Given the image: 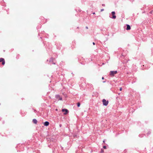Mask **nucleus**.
Returning <instances> with one entry per match:
<instances>
[{"instance_id": "39448f33", "label": "nucleus", "mask_w": 153, "mask_h": 153, "mask_svg": "<svg viewBox=\"0 0 153 153\" xmlns=\"http://www.w3.org/2000/svg\"><path fill=\"white\" fill-rule=\"evenodd\" d=\"M0 62H2V64L3 65H4L5 63V61L4 59L3 58H0Z\"/></svg>"}, {"instance_id": "20e7f679", "label": "nucleus", "mask_w": 153, "mask_h": 153, "mask_svg": "<svg viewBox=\"0 0 153 153\" xmlns=\"http://www.w3.org/2000/svg\"><path fill=\"white\" fill-rule=\"evenodd\" d=\"M62 111L63 112H65L64 113V114L65 115L67 114L68 112V110L67 109L65 108L62 109Z\"/></svg>"}, {"instance_id": "9b49d317", "label": "nucleus", "mask_w": 153, "mask_h": 153, "mask_svg": "<svg viewBox=\"0 0 153 153\" xmlns=\"http://www.w3.org/2000/svg\"><path fill=\"white\" fill-rule=\"evenodd\" d=\"M80 102H78L77 103V106L78 107H79L80 106Z\"/></svg>"}, {"instance_id": "0eeeda50", "label": "nucleus", "mask_w": 153, "mask_h": 153, "mask_svg": "<svg viewBox=\"0 0 153 153\" xmlns=\"http://www.w3.org/2000/svg\"><path fill=\"white\" fill-rule=\"evenodd\" d=\"M53 58H50V59L49 60V62L50 63V64H55V63L53 62Z\"/></svg>"}, {"instance_id": "2eb2a0df", "label": "nucleus", "mask_w": 153, "mask_h": 153, "mask_svg": "<svg viewBox=\"0 0 153 153\" xmlns=\"http://www.w3.org/2000/svg\"><path fill=\"white\" fill-rule=\"evenodd\" d=\"M151 133L150 131H149L147 133L148 135H149V134H150Z\"/></svg>"}, {"instance_id": "7ed1b4c3", "label": "nucleus", "mask_w": 153, "mask_h": 153, "mask_svg": "<svg viewBox=\"0 0 153 153\" xmlns=\"http://www.w3.org/2000/svg\"><path fill=\"white\" fill-rule=\"evenodd\" d=\"M55 98L58 100H62V98L59 95H56L55 96Z\"/></svg>"}, {"instance_id": "423d86ee", "label": "nucleus", "mask_w": 153, "mask_h": 153, "mask_svg": "<svg viewBox=\"0 0 153 153\" xmlns=\"http://www.w3.org/2000/svg\"><path fill=\"white\" fill-rule=\"evenodd\" d=\"M111 14L113 16L112 17H111V18L113 19H115L116 18V16L115 15V12L114 11H112L111 12Z\"/></svg>"}, {"instance_id": "f257e3e1", "label": "nucleus", "mask_w": 153, "mask_h": 153, "mask_svg": "<svg viewBox=\"0 0 153 153\" xmlns=\"http://www.w3.org/2000/svg\"><path fill=\"white\" fill-rule=\"evenodd\" d=\"M117 71H111L110 72V75L111 76H114L115 74H117Z\"/></svg>"}, {"instance_id": "4be33fe9", "label": "nucleus", "mask_w": 153, "mask_h": 153, "mask_svg": "<svg viewBox=\"0 0 153 153\" xmlns=\"http://www.w3.org/2000/svg\"><path fill=\"white\" fill-rule=\"evenodd\" d=\"M93 14H95V12H94L93 13Z\"/></svg>"}, {"instance_id": "1a4fd4ad", "label": "nucleus", "mask_w": 153, "mask_h": 153, "mask_svg": "<svg viewBox=\"0 0 153 153\" xmlns=\"http://www.w3.org/2000/svg\"><path fill=\"white\" fill-rule=\"evenodd\" d=\"M126 26H127V27L126 28V30H130L131 29L130 26L129 25H128V24L126 25Z\"/></svg>"}, {"instance_id": "ddd939ff", "label": "nucleus", "mask_w": 153, "mask_h": 153, "mask_svg": "<svg viewBox=\"0 0 153 153\" xmlns=\"http://www.w3.org/2000/svg\"><path fill=\"white\" fill-rule=\"evenodd\" d=\"M103 149H106V146H103Z\"/></svg>"}, {"instance_id": "f3484780", "label": "nucleus", "mask_w": 153, "mask_h": 153, "mask_svg": "<svg viewBox=\"0 0 153 153\" xmlns=\"http://www.w3.org/2000/svg\"><path fill=\"white\" fill-rule=\"evenodd\" d=\"M104 10V9H101V11H102Z\"/></svg>"}, {"instance_id": "bb28decb", "label": "nucleus", "mask_w": 153, "mask_h": 153, "mask_svg": "<svg viewBox=\"0 0 153 153\" xmlns=\"http://www.w3.org/2000/svg\"><path fill=\"white\" fill-rule=\"evenodd\" d=\"M103 142L104 143V142H105V141L104 140V141H103Z\"/></svg>"}, {"instance_id": "a878e982", "label": "nucleus", "mask_w": 153, "mask_h": 153, "mask_svg": "<svg viewBox=\"0 0 153 153\" xmlns=\"http://www.w3.org/2000/svg\"><path fill=\"white\" fill-rule=\"evenodd\" d=\"M56 111H57V109H56Z\"/></svg>"}, {"instance_id": "5701e85b", "label": "nucleus", "mask_w": 153, "mask_h": 153, "mask_svg": "<svg viewBox=\"0 0 153 153\" xmlns=\"http://www.w3.org/2000/svg\"><path fill=\"white\" fill-rule=\"evenodd\" d=\"M104 79V77H102V79Z\"/></svg>"}, {"instance_id": "f8f14e48", "label": "nucleus", "mask_w": 153, "mask_h": 153, "mask_svg": "<svg viewBox=\"0 0 153 153\" xmlns=\"http://www.w3.org/2000/svg\"><path fill=\"white\" fill-rule=\"evenodd\" d=\"M143 134H141V135H139V136L140 137H143Z\"/></svg>"}, {"instance_id": "6ab92c4d", "label": "nucleus", "mask_w": 153, "mask_h": 153, "mask_svg": "<svg viewBox=\"0 0 153 153\" xmlns=\"http://www.w3.org/2000/svg\"><path fill=\"white\" fill-rule=\"evenodd\" d=\"M85 28H86V29H88V27H87V26L86 27H85Z\"/></svg>"}, {"instance_id": "dca6fc26", "label": "nucleus", "mask_w": 153, "mask_h": 153, "mask_svg": "<svg viewBox=\"0 0 153 153\" xmlns=\"http://www.w3.org/2000/svg\"><path fill=\"white\" fill-rule=\"evenodd\" d=\"M122 87H121V88H120V91H122Z\"/></svg>"}, {"instance_id": "b1692460", "label": "nucleus", "mask_w": 153, "mask_h": 153, "mask_svg": "<svg viewBox=\"0 0 153 153\" xmlns=\"http://www.w3.org/2000/svg\"><path fill=\"white\" fill-rule=\"evenodd\" d=\"M59 126H60V127H61V125H59Z\"/></svg>"}, {"instance_id": "393cba45", "label": "nucleus", "mask_w": 153, "mask_h": 153, "mask_svg": "<svg viewBox=\"0 0 153 153\" xmlns=\"http://www.w3.org/2000/svg\"><path fill=\"white\" fill-rule=\"evenodd\" d=\"M105 82V81H103V83H104V82Z\"/></svg>"}, {"instance_id": "9d476101", "label": "nucleus", "mask_w": 153, "mask_h": 153, "mask_svg": "<svg viewBox=\"0 0 153 153\" xmlns=\"http://www.w3.org/2000/svg\"><path fill=\"white\" fill-rule=\"evenodd\" d=\"M33 122L34 123L36 124L37 123V121L36 119H34L33 120Z\"/></svg>"}, {"instance_id": "a211bd4d", "label": "nucleus", "mask_w": 153, "mask_h": 153, "mask_svg": "<svg viewBox=\"0 0 153 153\" xmlns=\"http://www.w3.org/2000/svg\"><path fill=\"white\" fill-rule=\"evenodd\" d=\"M102 5L103 6H105V4H102Z\"/></svg>"}, {"instance_id": "6e6552de", "label": "nucleus", "mask_w": 153, "mask_h": 153, "mask_svg": "<svg viewBox=\"0 0 153 153\" xmlns=\"http://www.w3.org/2000/svg\"><path fill=\"white\" fill-rule=\"evenodd\" d=\"M49 124V123L48 121H45L44 123V126H48Z\"/></svg>"}, {"instance_id": "4468645a", "label": "nucleus", "mask_w": 153, "mask_h": 153, "mask_svg": "<svg viewBox=\"0 0 153 153\" xmlns=\"http://www.w3.org/2000/svg\"><path fill=\"white\" fill-rule=\"evenodd\" d=\"M104 152L103 150L102 149H101V152L103 153Z\"/></svg>"}, {"instance_id": "aec40b11", "label": "nucleus", "mask_w": 153, "mask_h": 153, "mask_svg": "<svg viewBox=\"0 0 153 153\" xmlns=\"http://www.w3.org/2000/svg\"><path fill=\"white\" fill-rule=\"evenodd\" d=\"M93 44L94 45H95V43L94 42H93Z\"/></svg>"}, {"instance_id": "f03ea898", "label": "nucleus", "mask_w": 153, "mask_h": 153, "mask_svg": "<svg viewBox=\"0 0 153 153\" xmlns=\"http://www.w3.org/2000/svg\"><path fill=\"white\" fill-rule=\"evenodd\" d=\"M103 104L104 105L107 106L108 103V100H106L105 99H103L102 100Z\"/></svg>"}, {"instance_id": "cd10ccee", "label": "nucleus", "mask_w": 153, "mask_h": 153, "mask_svg": "<svg viewBox=\"0 0 153 153\" xmlns=\"http://www.w3.org/2000/svg\"><path fill=\"white\" fill-rule=\"evenodd\" d=\"M122 54L123 56V53H122Z\"/></svg>"}, {"instance_id": "412c9836", "label": "nucleus", "mask_w": 153, "mask_h": 153, "mask_svg": "<svg viewBox=\"0 0 153 153\" xmlns=\"http://www.w3.org/2000/svg\"><path fill=\"white\" fill-rule=\"evenodd\" d=\"M152 12H153V11H151V12H150V13H152Z\"/></svg>"}]
</instances>
